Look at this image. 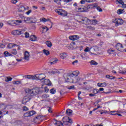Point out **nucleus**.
<instances>
[{
    "label": "nucleus",
    "instance_id": "nucleus-53",
    "mask_svg": "<svg viewBox=\"0 0 126 126\" xmlns=\"http://www.w3.org/2000/svg\"><path fill=\"white\" fill-rule=\"evenodd\" d=\"M31 12H32V10H29L28 11L26 12V14H27V15H29Z\"/></svg>",
    "mask_w": 126,
    "mask_h": 126
},
{
    "label": "nucleus",
    "instance_id": "nucleus-1",
    "mask_svg": "<svg viewBox=\"0 0 126 126\" xmlns=\"http://www.w3.org/2000/svg\"><path fill=\"white\" fill-rule=\"evenodd\" d=\"M79 72L76 73V72L74 71L72 73H69L66 77H65V81L66 82H70V83H74V80L75 77L78 75Z\"/></svg>",
    "mask_w": 126,
    "mask_h": 126
},
{
    "label": "nucleus",
    "instance_id": "nucleus-5",
    "mask_svg": "<svg viewBox=\"0 0 126 126\" xmlns=\"http://www.w3.org/2000/svg\"><path fill=\"white\" fill-rule=\"evenodd\" d=\"M112 22L115 24V26H119L124 24V20L120 18H116L115 20H112Z\"/></svg>",
    "mask_w": 126,
    "mask_h": 126
},
{
    "label": "nucleus",
    "instance_id": "nucleus-31",
    "mask_svg": "<svg viewBox=\"0 0 126 126\" xmlns=\"http://www.w3.org/2000/svg\"><path fill=\"white\" fill-rule=\"evenodd\" d=\"M24 10H25V7H24L23 5L20 6V7L19 8V11L20 12L24 11Z\"/></svg>",
    "mask_w": 126,
    "mask_h": 126
},
{
    "label": "nucleus",
    "instance_id": "nucleus-25",
    "mask_svg": "<svg viewBox=\"0 0 126 126\" xmlns=\"http://www.w3.org/2000/svg\"><path fill=\"white\" fill-rule=\"evenodd\" d=\"M66 114L67 116H71V114H72V110L70 109H67L66 110Z\"/></svg>",
    "mask_w": 126,
    "mask_h": 126
},
{
    "label": "nucleus",
    "instance_id": "nucleus-9",
    "mask_svg": "<svg viewBox=\"0 0 126 126\" xmlns=\"http://www.w3.org/2000/svg\"><path fill=\"white\" fill-rule=\"evenodd\" d=\"M116 48L117 50L120 51V52H124L125 51V47L121 43H117L116 45Z\"/></svg>",
    "mask_w": 126,
    "mask_h": 126
},
{
    "label": "nucleus",
    "instance_id": "nucleus-19",
    "mask_svg": "<svg viewBox=\"0 0 126 126\" xmlns=\"http://www.w3.org/2000/svg\"><path fill=\"white\" fill-rule=\"evenodd\" d=\"M17 46V44H14V43H9L7 45V48L8 49H11L12 48H14V47H16Z\"/></svg>",
    "mask_w": 126,
    "mask_h": 126
},
{
    "label": "nucleus",
    "instance_id": "nucleus-14",
    "mask_svg": "<svg viewBox=\"0 0 126 126\" xmlns=\"http://www.w3.org/2000/svg\"><path fill=\"white\" fill-rule=\"evenodd\" d=\"M23 21L25 23H32V21L30 20V18L23 16L22 17Z\"/></svg>",
    "mask_w": 126,
    "mask_h": 126
},
{
    "label": "nucleus",
    "instance_id": "nucleus-44",
    "mask_svg": "<svg viewBox=\"0 0 126 126\" xmlns=\"http://www.w3.org/2000/svg\"><path fill=\"white\" fill-rule=\"evenodd\" d=\"M117 1L119 2L120 4H122V5H124L125 4V2L123 1V0H117Z\"/></svg>",
    "mask_w": 126,
    "mask_h": 126
},
{
    "label": "nucleus",
    "instance_id": "nucleus-34",
    "mask_svg": "<svg viewBox=\"0 0 126 126\" xmlns=\"http://www.w3.org/2000/svg\"><path fill=\"white\" fill-rule=\"evenodd\" d=\"M29 113L30 117H32V116H34V115L36 114V112H35L34 110L29 111Z\"/></svg>",
    "mask_w": 126,
    "mask_h": 126
},
{
    "label": "nucleus",
    "instance_id": "nucleus-2",
    "mask_svg": "<svg viewBox=\"0 0 126 126\" xmlns=\"http://www.w3.org/2000/svg\"><path fill=\"white\" fill-rule=\"evenodd\" d=\"M79 23L85 24V25H89L91 24V20L86 17H83L81 19L77 20Z\"/></svg>",
    "mask_w": 126,
    "mask_h": 126
},
{
    "label": "nucleus",
    "instance_id": "nucleus-49",
    "mask_svg": "<svg viewBox=\"0 0 126 126\" xmlns=\"http://www.w3.org/2000/svg\"><path fill=\"white\" fill-rule=\"evenodd\" d=\"M44 90L45 92H46V93H48V92H49V89L48 88V87H44Z\"/></svg>",
    "mask_w": 126,
    "mask_h": 126
},
{
    "label": "nucleus",
    "instance_id": "nucleus-56",
    "mask_svg": "<svg viewBox=\"0 0 126 126\" xmlns=\"http://www.w3.org/2000/svg\"><path fill=\"white\" fill-rule=\"evenodd\" d=\"M112 115H113V116H116L117 115V116H119V117H122V114H119V113H117L116 114H112Z\"/></svg>",
    "mask_w": 126,
    "mask_h": 126
},
{
    "label": "nucleus",
    "instance_id": "nucleus-45",
    "mask_svg": "<svg viewBox=\"0 0 126 126\" xmlns=\"http://www.w3.org/2000/svg\"><path fill=\"white\" fill-rule=\"evenodd\" d=\"M21 81H15L13 82V84H20Z\"/></svg>",
    "mask_w": 126,
    "mask_h": 126
},
{
    "label": "nucleus",
    "instance_id": "nucleus-16",
    "mask_svg": "<svg viewBox=\"0 0 126 126\" xmlns=\"http://www.w3.org/2000/svg\"><path fill=\"white\" fill-rule=\"evenodd\" d=\"M22 21H23L18 20H17L15 21H12L10 24V25H18V24L20 23H22Z\"/></svg>",
    "mask_w": 126,
    "mask_h": 126
},
{
    "label": "nucleus",
    "instance_id": "nucleus-10",
    "mask_svg": "<svg viewBox=\"0 0 126 126\" xmlns=\"http://www.w3.org/2000/svg\"><path fill=\"white\" fill-rule=\"evenodd\" d=\"M31 100V96H25L23 99L22 104L26 105V103H27V102H29V101Z\"/></svg>",
    "mask_w": 126,
    "mask_h": 126
},
{
    "label": "nucleus",
    "instance_id": "nucleus-62",
    "mask_svg": "<svg viewBox=\"0 0 126 126\" xmlns=\"http://www.w3.org/2000/svg\"><path fill=\"white\" fill-rule=\"evenodd\" d=\"M67 123H69V124H72V120L68 118V121L67 122Z\"/></svg>",
    "mask_w": 126,
    "mask_h": 126
},
{
    "label": "nucleus",
    "instance_id": "nucleus-8",
    "mask_svg": "<svg viewBox=\"0 0 126 126\" xmlns=\"http://www.w3.org/2000/svg\"><path fill=\"white\" fill-rule=\"evenodd\" d=\"M88 7H89V8H90V7L92 8H96L97 10H98V11L102 12V11H103V10H102V8H101V7H100V6H98V4H94L93 5H89Z\"/></svg>",
    "mask_w": 126,
    "mask_h": 126
},
{
    "label": "nucleus",
    "instance_id": "nucleus-28",
    "mask_svg": "<svg viewBox=\"0 0 126 126\" xmlns=\"http://www.w3.org/2000/svg\"><path fill=\"white\" fill-rule=\"evenodd\" d=\"M49 97H50V96L49 95V94H43V95L41 96V97H42V98L43 100H46L47 98H49Z\"/></svg>",
    "mask_w": 126,
    "mask_h": 126
},
{
    "label": "nucleus",
    "instance_id": "nucleus-51",
    "mask_svg": "<svg viewBox=\"0 0 126 126\" xmlns=\"http://www.w3.org/2000/svg\"><path fill=\"white\" fill-rule=\"evenodd\" d=\"M96 0H85L86 2H94V1H95Z\"/></svg>",
    "mask_w": 126,
    "mask_h": 126
},
{
    "label": "nucleus",
    "instance_id": "nucleus-41",
    "mask_svg": "<svg viewBox=\"0 0 126 126\" xmlns=\"http://www.w3.org/2000/svg\"><path fill=\"white\" fill-rule=\"evenodd\" d=\"M11 54H13V55H16L17 54L16 49H13L11 51Z\"/></svg>",
    "mask_w": 126,
    "mask_h": 126
},
{
    "label": "nucleus",
    "instance_id": "nucleus-57",
    "mask_svg": "<svg viewBox=\"0 0 126 126\" xmlns=\"http://www.w3.org/2000/svg\"><path fill=\"white\" fill-rule=\"evenodd\" d=\"M78 63V61L76 60V61L73 62L72 63V64H73V65H74V64H75V63Z\"/></svg>",
    "mask_w": 126,
    "mask_h": 126
},
{
    "label": "nucleus",
    "instance_id": "nucleus-54",
    "mask_svg": "<svg viewBox=\"0 0 126 126\" xmlns=\"http://www.w3.org/2000/svg\"><path fill=\"white\" fill-rule=\"evenodd\" d=\"M41 21H43V22H46L47 21V19L43 18L42 19H40Z\"/></svg>",
    "mask_w": 126,
    "mask_h": 126
},
{
    "label": "nucleus",
    "instance_id": "nucleus-52",
    "mask_svg": "<svg viewBox=\"0 0 126 126\" xmlns=\"http://www.w3.org/2000/svg\"><path fill=\"white\" fill-rule=\"evenodd\" d=\"M11 3H13L14 4H15V3L17 2V0H11Z\"/></svg>",
    "mask_w": 126,
    "mask_h": 126
},
{
    "label": "nucleus",
    "instance_id": "nucleus-59",
    "mask_svg": "<svg viewBox=\"0 0 126 126\" xmlns=\"http://www.w3.org/2000/svg\"><path fill=\"white\" fill-rule=\"evenodd\" d=\"M89 95L90 97H94V96H96L95 94H90Z\"/></svg>",
    "mask_w": 126,
    "mask_h": 126
},
{
    "label": "nucleus",
    "instance_id": "nucleus-3",
    "mask_svg": "<svg viewBox=\"0 0 126 126\" xmlns=\"http://www.w3.org/2000/svg\"><path fill=\"white\" fill-rule=\"evenodd\" d=\"M30 91H31L32 96H36V95H38V94H41L44 92V91L41 90V89L39 88L30 90Z\"/></svg>",
    "mask_w": 126,
    "mask_h": 126
},
{
    "label": "nucleus",
    "instance_id": "nucleus-22",
    "mask_svg": "<svg viewBox=\"0 0 126 126\" xmlns=\"http://www.w3.org/2000/svg\"><path fill=\"white\" fill-rule=\"evenodd\" d=\"M42 31H41L42 33H46V32H47V31L49 30V28H48V27L46 26L42 27Z\"/></svg>",
    "mask_w": 126,
    "mask_h": 126
},
{
    "label": "nucleus",
    "instance_id": "nucleus-33",
    "mask_svg": "<svg viewBox=\"0 0 126 126\" xmlns=\"http://www.w3.org/2000/svg\"><path fill=\"white\" fill-rule=\"evenodd\" d=\"M97 22H98V21L96 20H91L90 24H92V25H96L97 24Z\"/></svg>",
    "mask_w": 126,
    "mask_h": 126
},
{
    "label": "nucleus",
    "instance_id": "nucleus-21",
    "mask_svg": "<svg viewBox=\"0 0 126 126\" xmlns=\"http://www.w3.org/2000/svg\"><path fill=\"white\" fill-rule=\"evenodd\" d=\"M97 86L98 87H105L107 86V84L105 82L104 83H98Z\"/></svg>",
    "mask_w": 126,
    "mask_h": 126
},
{
    "label": "nucleus",
    "instance_id": "nucleus-26",
    "mask_svg": "<svg viewBox=\"0 0 126 126\" xmlns=\"http://www.w3.org/2000/svg\"><path fill=\"white\" fill-rule=\"evenodd\" d=\"M27 78H28V79H32V80H34V79H35V76L33 75H27Z\"/></svg>",
    "mask_w": 126,
    "mask_h": 126
},
{
    "label": "nucleus",
    "instance_id": "nucleus-40",
    "mask_svg": "<svg viewBox=\"0 0 126 126\" xmlns=\"http://www.w3.org/2000/svg\"><path fill=\"white\" fill-rule=\"evenodd\" d=\"M67 88L69 90H70L71 89L73 90H75V87H74V85L69 86Z\"/></svg>",
    "mask_w": 126,
    "mask_h": 126
},
{
    "label": "nucleus",
    "instance_id": "nucleus-23",
    "mask_svg": "<svg viewBox=\"0 0 126 126\" xmlns=\"http://www.w3.org/2000/svg\"><path fill=\"white\" fill-rule=\"evenodd\" d=\"M59 71L58 70H55L54 71H49L48 73L49 74H56V73H59Z\"/></svg>",
    "mask_w": 126,
    "mask_h": 126
},
{
    "label": "nucleus",
    "instance_id": "nucleus-6",
    "mask_svg": "<svg viewBox=\"0 0 126 126\" xmlns=\"http://www.w3.org/2000/svg\"><path fill=\"white\" fill-rule=\"evenodd\" d=\"M44 120V117L42 116H36L34 119V122L35 124H40L42 121Z\"/></svg>",
    "mask_w": 126,
    "mask_h": 126
},
{
    "label": "nucleus",
    "instance_id": "nucleus-36",
    "mask_svg": "<svg viewBox=\"0 0 126 126\" xmlns=\"http://www.w3.org/2000/svg\"><path fill=\"white\" fill-rule=\"evenodd\" d=\"M12 80V78L11 77H6L5 78V82H9V81H11Z\"/></svg>",
    "mask_w": 126,
    "mask_h": 126
},
{
    "label": "nucleus",
    "instance_id": "nucleus-60",
    "mask_svg": "<svg viewBox=\"0 0 126 126\" xmlns=\"http://www.w3.org/2000/svg\"><path fill=\"white\" fill-rule=\"evenodd\" d=\"M72 0H63L64 2H70Z\"/></svg>",
    "mask_w": 126,
    "mask_h": 126
},
{
    "label": "nucleus",
    "instance_id": "nucleus-39",
    "mask_svg": "<svg viewBox=\"0 0 126 126\" xmlns=\"http://www.w3.org/2000/svg\"><path fill=\"white\" fill-rule=\"evenodd\" d=\"M99 90H98L97 89H94V90L93 91V93H94V94H98V93H99Z\"/></svg>",
    "mask_w": 126,
    "mask_h": 126
},
{
    "label": "nucleus",
    "instance_id": "nucleus-12",
    "mask_svg": "<svg viewBox=\"0 0 126 126\" xmlns=\"http://www.w3.org/2000/svg\"><path fill=\"white\" fill-rule=\"evenodd\" d=\"M13 35H21V34H23V31L22 30H14L12 32Z\"/></svg>",
    "mask_w": 126,
    "mask_h": 126
},
{
    "label": "nucleus",
    "instance_id": "nucleus-43",
    "mask_svg": "<svg viewBox=\"0 0 126 126\" xmlns=\"http://www.w3.org/2000/svg\"><path fill=\"white\" fill-rule=\"evenodd\" d=\"M24 117H26V118H28V117H30V114L29 113V112H27L24 115Z\"/></svg>",
    "mask_w": 126,
    "mask_h": 126
},
{
    "label": "nucleus",
    "instance_id": "nucleus-4",
    "mask_svg": "<svg viewBox=\"0 0 126 126\" xmlns=\"http://www.w3.org/2000/svg\"><path fill=\"white\" fill-rule=\"evenodd\" d=\"M55 11L57 13V14H58V15H61V16H63V17L67 16V12L63 9H56Z\"/></svg>",
    "mask_w": 126,
    "mask_h": 126
},
{
    "label": "nucleus",
    "instance_id": "nucleus-24",
    "mask_svg": "<svg viewBox=\"0 0 126 126\" xmlns=\"http://www.w3.org/2000/svg\"><path fill=\"white\" fill-rule=\"evenodd\" d=\"M4 57H12V54L8 53L7 51H5L3 53Z\"/></svg>",
    "mask_w": 126,
    "mask_h": 126
},
{
    "label": "nucleus",
    "instance_id": "nucleus-42",
    "mask_svg": "<svg viewBox=\"0 0 126 126\" xmlns=\"http://www.w3.org/2000/svg\"><path fill=\"white\" fill-rule=\"evenodd\" d=\"M23 111H24V112H26V111H29V108H28L27 107H26V106H23Z\"/></svg>",
    "mask_w": 126,
    "mask_h": 126
},
{
    "label": "nucleus",
    "instance_id": "nucleus-63",
    "mask_svg": "<svg viewBox=\"0 0 126 126\" xmlns=\"http://www.w3.org/2000/svg\"><path fill=\"white\" fill-rule=\"evenodd\" d=\"M119 73H122V74H125V73H126V70L125 71H119Z\"/></svg>",
    "mask_w": 126,
    "mask_h": 126
},
{
    "label": "nucleus",
    "instance_id": "nucleus-64",
    "mask_svg": "<svg viewBox=\"0 0 126 126\" xmlns=\"http://www.w3.org/2000/svg\"><path fill=\"white\" fill-rule=\"evenodd\" d=\"M106 78H108L109 79H110L111 76L109 75H106Z\"/></svg>",
    "mask_w": 126,
    "mask_h": 126
},
{
    "label": "nucleus",
    "instance_id": "nucleus-29",
    "mask_svg": "<svg viewBox=\"0 0 126 126\" xmlns=\"http://www.w3.org/2000/svg\"><path fill=\"white\" fill-rule=\"evenodd\" d=\"M86 29L88 30H95V28L91 26H86Z\"/></svg>",
    "mask_w": 126,
    "mask_h": 126
},
{
    "label": "nucleus",
    "instance_id": "nucleus-11",
    "mask_svg": "<svg viewBox=\"0 0 126 126\" xmlns=\"http://www.w3.org/2000/svg\"><path fill=\"white\" fill-rule=\"evenodd\" d=\"M30 58V54H29V52H28V51H26L24 53V57L23 58V59H24L25 61H26V62H28V61H29Z\"/></svg>",
    "mask_w": 126,
    "mask_h": 126
},
{
    "label": "nucleus",
    "instance_id": "nucleus-58",
    "mask_svg": "<svg viewBox=\"0 0 126 126\" xmlns=\"http://www.w3.org/2000/svg\"><path fill=\"white\" fill-rule=\"evenodd\" d=\"M89 47H87L85 50L84 52H89Z\"/></svg>",
    "mask_w": 126,
    "mask_h": 126
},
{
    "label": "nucleus",
    "instance_id": "nucleus-7",
    "mask_svg": "<svg viewBox=\"0 0 126 126\" xmlns=\"http://www.w3.org/2000/svg\"><path fill=\"white\" fill-rule=\"evenodd\" d=\"M35 77L38 79V80H41L42 82H43V81L45 78H46V75L44 74H38L35 75Z\"/></svg>",
    "mask_w": 126,
    "mask_h": 126
},
{
    "label": "nucleus",
    "instance_id": "nucleus-18",
    "mask_svg": "<svg viewBox=\"0 0 126 126\" xmlns=\"http://www.w3.org/2000/svg\"><path fill=\"white\" fill-rule=\"evenodd\" d=\"M85 8H86L85 6L82 8H77V11H78V12H86L87 10Z\"/></svg>",
    "mask_w": 126,
    "mask_h": 126
},
{
    "label": "nucleus",
    "instance_id": "nucleus-30",
    "mask_svg": "<svg viewBox=\"0 0 126 126\" xmlns=\"http://www.w3.org/2000/svg\"><path fill=\"white\" fill-rule=\"evenodd\" d=\"M115 53H116V51L113 49H110L108 50V54H115Z\"/></svg>",
    "mask_w": 126,
    "mask_h": 126
},
{
    "label": "nucleus",
    "instance_id": "nucleus-50",
    "mask_svg": "<svg viewBox=\"0 0 126 126\" xmlns=\"http://www.w3.org/2000/svg\"><path fill=\"white\" fill-rule=\"evenodd\" d=\"M25 38H29V33L25 32Z\"/></svg>",
    "mask_w": 126,
    "mask_h": 126
},
{
    "label": "nucleus",
    "instance_id": "nucleus-47",
    "mask_svg": "<svg viewBox=\"0 0 126 126\" xmlns=\"http://www.w3.org/2000/svg\"><path fill=\"white\" fill-rule=\"evenodd\" d=\"M118 14H122L123 13V10L120 9L117 10Z\"/></svg>",
    "mask_w": 126,
    "mask_h": 126
},
{
    "label": "nucleus",
    "instance_id": "nucleus-20",
    "mask_svg": "<svg viewBox=\"0 0 126 126\" xmlns=\"http://www.w3.org/2000/svg\"><path fill=\"white\" fill-rule=\"evenodd\" d=\"M30 41L34 42V41H36V40H37V37H36V35H32L30 36Z\"/></svg>",
    "mask_w": 126,
    "mask_h": 126
},
{
    "label": "nucleus",
    "instance_id": "nucleus-37",
    "mask_svg": "<svg viewBox=\"0 0 126 126\" xmlns=\"http://www.w3.org/2000/svg\"><path fill=\"white\" fill-rule=\"evenodd\" d=\"M43 53L45 55H46V56H49V55H50V51L46 49L43 50Z\"/></svg>",
    "mask_w": 126,
    "mask_h": 126
},
{
    "label": "nucleus",
    "instance_id": "nucleus-55",
    "mask_svg": "<svg viewBox=\"0 0 126 126\" xmlns=\"http://www.w3.org/2000/svg\"><path fill=\"white\" fill-rule=\"evenodd\" d=\"M85 1H86L85 0H82L80 2L81 4H84V3H85Z\"/></svg>",
    "mask_w": 126,
    "mask_h": 126
},
{
    "label": "nucleus",
    "instance_id": "nucleus-17",
    "mask_svg": "<svg viewBox=\"0 0 126 126\" xmlns=\"http://www.w3.org/2000/svg\"><path fill=\"white\" fill-rule=\"evenodd\" d=\"M83 81V78H81L79 77H78L77 78L75 77V80L74 81V83H81Z\"/></svg>",
    "mask_w": 126,
    "mask_h": 126
},
{
    "label": "nucleus",
    "instance_id": "nucleus-15",
    "mask_svg": "<svg viewBox=\"0 0 126 126\" xmlns=\"http://www.w3.org/2000/svg\"><path fill=\"white\" fill-rule=\"evenodd\" d=\"M44 84L45 85H48V86H51L52 85V82L48 79H45L43 80Z\"/></svg>",
    "mask_w": 126,
    "mask_h": 126
},
{
    "label": "nucleus",
    "instance_id": "nucleus-35",
    "mask_svg": "<svg viewBox=\"0 0 126 126\" xmlns=\"http://www.w3.org/2000/svg\"><path fill=\"white\" fill-rule=\"evenodd\" d=\"M55 125H57V126H63V124L61 121H57Z\"/></svg>",
    "mask_w": 126,
    "mask_h": 126
},
{
    "label": "nucleus",
    "instance_id": "nucleus-61",
    "mask_svg": "<svg viewBox=\"0 0 126 126\" xmlns=\"http://www.w3.org/2000/svg\"><path fill=\"white\" fill-rule=\"evenodd\" d=\"M80 94H81V92L80 91L78 93V97L80 100V97L79 96L80 95Z\"/></svg>",
    "mask_w": 126,
    "mask_h": 126
},
{
    "label": "nucleus",
    "instance_id": "nucleus-27",
    "mask_svg": "<svg viewBox=\"0 0 126 126\" xmlns=\"http://www.w3.org/2000/svg\"><path fill=\"white\" fill-rule=\"evenodd\" d=\"M49 48H51L52 46H53V44H52V42L50 41H47L45 43Z\"/></svg>",
    "mask_w": 126,
    "mask_h": 126
},
{
    "label": "nucleus",
    "instance_id": "nucleus-32",
    "mask_svg": "<svg viewBox=\"0 0 126 126\" xmlns=\"http://www.w3.org/2000/svg\"><path fill=\"white\" fill-rule=\"evenodd\" d=\"M60 57L61 58V59H63H63H64L65 58H66V54L64 53H61L60 54Z\"/></svg>",
    "mask_w": 126,
    "mask_h": 126
},
{
    "label": "nucleus",
    "instance_id": "nucleus-13",
    "mask_svg": "<svg viewBox=\"0 0 126 126\" xmlns=\"http://www.w3.org/2000/svg\"><path fill=\"white\" fill-rule=\"evenodd\" d=\"M69 40L71 41H76V40H78L79 39V36L77 35H73L69 36Z\"/></svg>",
    "mask_w": 126,
    "mask_h": 126
},
{
    "label": "nucleus",
    "instance_id": "nucleus-38",
    "mask_svg": "<svg viewBox=\"0 0 126 126\" xmlns=\"http://www.w3.org/2000/svg\"><path fill=\"white\" fill-rule=\"evenodd\" d=\"M90 63L91 65H97V64H98V63L97 62L93 60L91 61Z\"/></svg>",
    "mask_w": 126,
    "mask_h": 126
},
{
    "label": "nucleus",
    "instance_id": "nucleus-46",
    "mask_svg": "<svg viewBox=\"0 0 126 126\" xmlns=\"http://www.w3.org/2000/svg\"><path fill=\"white\" fill-rule=\"evenodd\" d=\"M50 93L51 94H55V93H56V89H52L51 90H50Z\"/></svg>",
    "mask_w": 126,
    "mask_h": 126
},
{
    "label": "nucleus",
    "instance_id": "nucleus-48",
    "mask_svg": "<svg viewBox=\"0 0 126 126\" xmlns=\"http://www.w3.org/2000/svg\"><path fill=\"white\" fill-rule=\"evenodd\" d=\"M58 59L55 60L53 62H51V64H55V63H57V62H58Z\"/></svg>",
    "mask_w": 126,
    "mask_h": 126
}]
</instances>
